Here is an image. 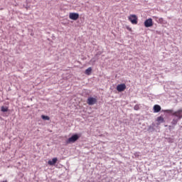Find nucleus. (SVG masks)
Listing matches in <instances>:
<instances>
[{
	"label": "nucleus",
	"instance_id": "obj_1",
	"mask_svg": "<svg viewBox=\"0 0 182 182\" xmlns=\"http://www.w3.org/2000/svg\"><path fill=\"white\" fill-rule=\"evenodd\" d=\"M77 140H79L78 135L74 134L66 141V144H70V143H75V141H77Z\"/></svg>",
	"mask_w": 182,
	"mask_h": 182
},
{
	"label": "nucleus",
	"instance_id": "obj_2",
	"mask_svg": "<svg viewBox=\"0 0 182 182\" xmlns=\"http://www.w3.org/2000/svg\"><path fill=\"white\" fill-rule=\"evenodd\" d=\"M87 103L90 106H93V105H96V103H97V98L92 97H88L87 100Z\"/></svg>",
	"mask_w": 182,
	"mask_h": 182
},
{
	"label": "nucleus",
	"instance_id": "obj_3",
	"mask_svg": "<svg viewBox=\"0 0 182 182\" xmlns=\"http://www.w3.org/2000/svg\"><path fill=\"white\" fill-rule=\"evenodd\" d=\"M129 21L132 23V25H137V16L132 14L128 18Z\"/></svg>",
	"mask_w": 182,
	"mask_h": 182
},
{
	"label": "nucleus",
	"instance_id": "obj_4",
	"mask_svg": "<svg viewBox=\"0 0 182 182\" xmlns=\"http://www.w3.org/2000/svg\"><path fill=\"white\" fill-rule=\"evenodd\" d=\"M69 18H70V19H72L73 21H77V19H79V14L70 13Z\"/></svg>",
	"mask_w": 182,
	"mask_h": 182
},
{
	"label": "nucleus",
	"instance_id": "obj_5",
	"mask_svg": "<svg viewBox=\"0 0 182 182\" xmlns=\"http://www.w3.org/2000/svg\"><path fill=\"white\" fill-rule=\"evenodd\" d=\"M144 26L146 28H150L153 26V19L151 18H148L144 21Z\"/></svg>",
	"mask_w": 182,
	"mask_h": 182
},
{
	"label": "nucleus",
	"instance_id": "obj_6",
	"mask_svg": "<svg viewBox=\"0 0 182 182\" xmlns=\"http://www.w3.org/2000/svg\"><path fill=\"white\" fill-rule=\"evenodd\" d=\"M117 92H124L126 90V84H120L117 86Z\"/></svg>",
	"mask_w": 182,
	"mask_h": 182
},
{
	"label": "nucleus",
	"instance_id": "obj_7",
	"mask_svg": "<svg viewBox=\"0 0 182 182\" xmlns=\"http://www.w3.org/2000/svg\"><path fill=\"white\" fill-rule=\"evenodd\" d=\"M173 116H176L178 119H182V110L179 109L172 114Z\"/></svg>",
	"mask_w": 182,
	"mask_h": 182
},
{
	"label": "nucleus",
	"instance_id": "obj_8",
	"mask_svg": "<svg viewBox=\"0 0 182 182\" xmlns=\"http://www.w3.org/2000/svg\"><path fill=\"white\" fill-rule=\"evenodd\" d=\"M161 110V107L159 105H155L154 106V113H159Z\"/></svg>",
	"mask_w": 182,
	"mask_h": 182
},
{
	"label": "nucleus",
	"instance_id": "obj_9",
	"mask_svg": "<svg viewBox=\"0 0 182 182\" xmlns=\"http://www.w3.org/2000/svg\"><path fill=\"white\" fill-rule=\"evenodd\" d=\"M55 163H58V158H53L52 161L50 160L48 161L49 166H55Z\"/></svg>",
	"mask_w": 182,
	"mask_h": 182
},
{
	"label": "nucleus",
	"instance_id": "obj_10",
	"mask_svg": "<svg viewBox=\"0 0 182 182\" xmlns=\"http://www.w3.org/2000/svg\"><path fill=\"white\" fill-rule=\"evenodd\" d=\"M92 74V68H88L86 70H85V75H87V76H90V75Z\"/></svg>",
	"mask_w": 182,
	"mask_h": 182
},
{
	"label": "nucleus",
	"instance_id": "obj_11",
	"mask_svg": "<svg viewBox=\"0 0 182 182\" xmlns=\"http://www.w3.org/2000/svg\"><path fill=\"white\" fill-rule=\"evenodd\" d=\"M1 111L3 112L4 113H5V112H8V107H4V106H2L1 107Z\"/></svg>",
	"mask_w": 182,
	"mask_h": 182
},
{
	"label": "nucleus",
	"instance_id": "obj_12",
	"mask_svg": "<svg viewBox=\"0 0 182 182\" xmlns=\"http://www.w3.org/2000/svg\"><path fill=\"white\" fill-rule=\"evenodd\" d=\"M41 118L43 119V120H50V118L46 115H41Z\"/></svg>",
	"mask_w": 182,
	"mask_h": 182
},
{
	"label": "nucleus",
	"instance_id": "obj_13",
	"mask_svg": "<svg viewBox=\"0 0 182 182\" xmlns=\"http://www.w3.org/2000/svg\"><path fill=\"white\" fill-rule=\"evenodd\" d=\"M157 122H160L161 123H164V118H163V117H159L157 118Z\"/></svg>",
	"mask_w": 182,
	"mask_h": 182
},
{
	"label": "nucleus",
	"instance_id": "obj_14",
	"mask_svg": "<svg viewBox=\"0 0 182 182\" xmlns=\"http://www.w3.org/2000/svg\"><path fill=\"white\" fill-rule=\"evenodd\" d=\"M166 113H173V109H166L165 110Z\"/></svg>",
	"mask_w": 182,
	"mask_h": 182
},
{
	"label": "nucleus",
	"instance_id": "obj_15",
	"mask_svg": "<svg viewBox=\"0 0 182 182\" xmlns=\"http://www.w3.org/2000/svg\"><path fill=\"white\" fill-rule=\"evenodd\" d=\"M134 109V110H139V105H135Z\"/></svg>",
	"mask_w": 182,
	"mask_h": 182
},
{
	"label": "nucleus",
	"instance_id": "obj_16",
	"mask_svg": "<svg viewBox=\"0 0 182 182\" xmlns=\"http://www.w3.org/2000/svg\"><path fill=\"white\" fill-rule=\"evenodd\" d=\"M90 62H93V63H95V59L92 58Z\"/></svg>",
	"mask_w": 182,
	"mask_h": 182
},
{
	"label": "nucleus",
	"instance_id": "obj_17",
	"mask_svg": "<svg viewBox=\"0 0 182 182\" xmlns=\"http://www.w3.org/2000/svg\"><path fill=\"white\" fill-rule=\"evenodd\" d=\"M127 29H128L129 31H132V28L127 27Z\"/></svg>",
	"mask_w": 182,
	"mask_h": 182
},
{
	"label": "nucleus",
	"instance_id": "obj_18",
	"mask_svg": "<svg viewBox=\"0 0 182 182\" xmlns=\"http://www.w3.org/2000/svg\"><path fill=\"white\" fill-rule=\"evenodd\" d=\"M174 122L173 123V124H177V121H173Z\"/></svg>",
	"mask_w": 182,
	"mask_h": 182
},
{
	"label": "nucleus",
	"instance_id": "obj_19",
	"mask_svg": "<svg viewBox=\"0 0 182 182\" xmlns=\"http://www.w3.org/2000/svg\"><path fill=\"white\" fill-rule=\"evenodd\" d=\"M3 182H8V181H3Z\"/></svg>",
	"mask_w": 182,
	"mask_h": 182
}]
</instances>
